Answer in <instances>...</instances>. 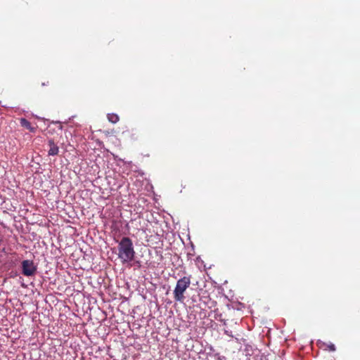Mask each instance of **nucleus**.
Wrapping results in <instances>:
<instances>
[{
    "label": "nucleus",
    "instance_id": "8",
    "mask_svg": "<svg viewBox=\"0 0 360 360\" xmlns=\"http://www.w3.org/2000/svg\"><path fill=\"white\" fill-rule=\"evenodd\" d=\"M61 139H62V141H64V139H62L61 137L59 139V140H58V141H60V140H61Z\"/></svg>",
    "mask_w": 360,
    "mask_h": 360
},
{
    "label": "nucleus",
    "instance_id": "6",
    "mask_svg": "<svg viewBox=\"0 0 360 360\" xmlns=\"http://www.w3.org/2000/svg\"><path fill=\"white\" fill-rule=\"evenodd\" d=\"M108 120L111 123L115 124L119 121L120 118L117 114L110 113L108 115Z\"/></svg>",
    "mask_w": 360,
    "mask_h": 360
},
{
    "label": "nucleus",
    "instance_id": "3",
    "mask_svg": "<svg viewBox=\"0 0 360 360\" xmlns=\"http://www.w3.org/2000/svg\"><path fill=\"white\" fill-rule=\"evenodd\" d=\"M68 146H65L63 141H56L54 139H50L48 141L46 145V150L48 151L49 155H64L63 153L60 154V149L61 150H68Z\"/></svg>",
    "mask_w": 360,
    "mask_h": 360
},
{
    "label": "nucleus",
    "instance_id": "7",
    "mask_svg": "<svg viewBox=\"0 0 360 360\" xmlns=\"http://www.w3.org/2000/svg\"><path fill=\"white\" fill-rule=\"evenodd\" d=\"M329 350L330 351H332V352H334L335 350V347L333 344H330L329 346Z\"/></svg>",
    "mask_w": 360,
    "mask_h": 360
},
{
    "label": "nucleus",
    "instance_id": "2",
    "mask_svg": "<svg viewBox=\"0 0 360 360\" xmlns=\"http://www.w3.org/2000/svg\"><path fill=\"white\" fill-rule=\"evenodd\" d=\"M191 285V278L184 276L179 279L174 290L175 301L183 302L185 300L184 292Z\"/></svg>",
    "mask_w": 360,
    "mask_h": 360
},
{
    "label": "nucleus",
    "instance_id": "1",
    "mask_svg": "<svg viewBox=\"0 0 360 360\" xmlns=\"http://www.w3.org/2000/svg\"><path fill=\"white\" fill-rule=\"evenodd\" d=\"M118 258L123 264L134 260L135 251L132 240L129 237H123L118 243Z\"/></svg>",
    "mask_w": 360,
    "mask_h": 360
},
{
    "label": "nucleus",
    "instance_id": "4",
    "mask_svg": "<svg viewBox=\"0 0 360 360\" xmlns=\"http://www.w3.org/2000/svg\"><path fill=\"white\" fill-rule=\"evenodd\" d=\"M22 274L27 277L34 276L37 273V266L32 260L25 259L21 263Z\"/></svg>",
    "mask_w": 360,
    "mask_h": 360
},
{
    "label": "nucleus",
    "instance_id": "5",
    "mask_svg": "<svg viewBox=\"0 0 360 360\" xmlns=\"http://www.w3.org/2000/svg\"><path fill=\"white\" fill-rule=\"evenodd\" d=\"M20 123L22 127L28 129L30 132L34 133L37 130V126H32L25 118H20Z\"/></svg>",
    "mask_w": 360,
    "mask_h": 360
}]
</instances>
